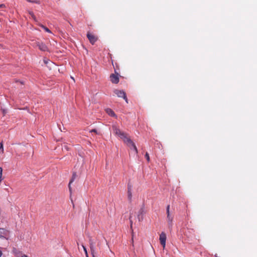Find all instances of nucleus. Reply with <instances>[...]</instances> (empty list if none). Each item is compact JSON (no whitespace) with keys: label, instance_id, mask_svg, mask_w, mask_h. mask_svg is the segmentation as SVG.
I'll return each mask as SVG.
<instances>
[{"label":"nucleus","instance_id":"f257e3e1","mask_svg":"<svg viewBox=\"0 0 257 257\" xmlns=\"http://www.w3.org/2000/svg\"><path fill=\"white\" fill-rule=\"evenodd\" d=\"M112 130L113 133L119 136L124 142L126 145L130 148V149H133L136 154H138V151L136 146L135 143L131 140V139L127 136V135L122 132H121L116 126L113 125Z\"/></svg>","mask_w":257,"mask_h":257},{"label":"nucleus","instance_id":"f03ea898","mask_svg":"<svg viewBox=\"0 0 257 257\" xmlns=\"http://www.w3.org/2000/svg\"><path fill=\"white\" fill-rule=\"evenodd\" d=\"M89 243L91 254H92L93 257H96V255L97 252L96 249L95 242L93 240L91 237H89Z\"/></svg>","mask_w":257,"mask_h":257},{"label":"nucleus","instance_id":"7ed1b4c3","mask_svg":"<svg viewBox=\"0 0 257 257\" xmlns=\"http://www.w3.org/2000/svg\"><path fill=\"white\" fill-rule=\"evenodd\" d=\"M114 93L119 97H122L125 101L128 103L127 99L126 96V94L123 90H120L118 89H115Z\"/></svg>","mask_w":257,"mask_h":257},{"label":"nucleus","instance_id":"20e7f679","mask_svg":"<svg viewBox=\"0 0 257 257\" xmlns=\"http://www.w3.org/2000/svg\"><path fill=\"white\" fill-rule=\"evenodd\" d=\"M87 37L90 43L93 45L94 43L97 41L98 38L97 36H95L94 35L88 32L87 34Z\"/></svg>","mask_w":257,"mask_h":257},{"label":"nucleus","instance_id":"39448f33","mask_svg":"<svg viewBox=\"0 0 257 257\" xmlns=\"http://www.w3.org/2000/svg\"><path fill=\"white\" fill-rule=\"evenodd\" d=\"M35 45L36 46L38 47L39 49L41 51H46L48 50L47 46L42 42H36L35 43Z\"/></svg>","mask_w":257,"mask_h":257},{"label":"nucleus","instance_id":"423d86ee","mask_svg":"<svg viewBox=\"0 0 257 257\" xmlns=\"http://www.w3.org/2000/svg\"><path fill=\"white\" fill-rule=\"evenodd\" d=\"M166 211H167V220L168 222L169 225L170 226H172V222H173V217L171 216L170 214V205H168L167 206Z\"/></svg>","mask_w":257,"mask_h":257},{"label":"nucleus","instance_id":"0eeeda50","mask_svg":"<svg viewBox=\"0 0 257 257\" xmlns=\"http://www.w3.org/2000/svg\"><path fill=\"white\" fill-rule=\"evenodd\" d=\"M160 243L163 246V248H165L166 240V235L164 232H162L160 235Z\"/></svg>","mask_w":257,"mask_h":257},{"label":"nucleus","instance_id":"6e6552de","mask_svg":"<svg viewBox=\"0 0 257 257\" xmlns=\"http://www.w3.org/2000/svg\"><path fill=\"white\" fill-rule=\"evenodd\" d=\"M110 79L112 83L117 84L119 82L118 74H111L110 76Z\"/></svg>","mask_w":257,"mask_h":257},{"label":"nucleus","instance_id":"1a4fd4ad","mask_svg":"<svg viewBox=\"0 0 257 257\" xmlns=\"http://www.w3.org/2000/svg\"><path fill=\"white\" fill-rule=\"evenodd\" d=\"M9 235V231L4 228H0V237L7 238Z\"/></svg>","mask_w":257,"mask_h":257},{"label":"nucleus","instance_id":"9d476101","mask_svg":"<svg viewBox=\"0 0 257 257\" xmlns=\"http://www.w3.org/2000/svg\"><path fill=\"white\" fill-rule=\"evenodd\" d=\"M77 176V175H76V173H73V175H72V178L69 182V191L70 192V193H71V187L70 186V184L74 181V180L75 179L76 177Z\"/></svg>","mask_w":257,"mask_h":257},{"label":"nucleus","instance_id":"9b49d317","mask_svg":"<svg viewBox=\"0 0 257 257\" xmlns=\"http://www.w3.org/2000/svg\"><path fill=\"white\" fill-rule=\"evenodd\" d=\"M106 112H107V113L108 114H109V115L111 116H115V113L114 112V111L110 108H107L106 109Z\"/></svg>","mask_w":257,"mask_h":257},{"label":"nucleus","instance_id":"f8f14e48","mask_svg":"<svg viewBox=\"0 0 257 257\" xmlns=\"http://www.w3.org/2000/svg\"><path fill=\"white\" fill-rule=\"evenodd\" d=\"M39 25L42 27L43 29H44V30L47 32H48V33H51V31L48 28H47L46 27L44 26V25H41V24H39Z\"/></svg>","mask_w":257,"mask_h":257},{"label":"nucleus","instance_id":"ddd939ff","mask_svg":"<svg viewBox=\"0 0 257 257\" xmlns=\"http://www.w3.org/2000/svg\"><path fill=\"white\" fill-rule=\"evenodd\" d=\"M143 212V209H141L140 211V214L138 215V217L139 221H141L143 220V217L141 216V215L142 214Z\"/></svg>","mask_w":257,"mask_h":257},{"label":"nucleus","instance_id":"4468645a","mask_svg":"<svg viewBox=\"0 0 257 257\" xmlns=\"http://www.w3.org/2000/svg\"><path fill=\"white\" fill-rule=\"evenodd\" d=\"M29 14L31 15V16L32 17V18L35 21V22H37V19H36V17H35V16L34 15V14L33 13V12L32 11H29Z\"/></svg>","mask_w":257,"mask_h":257},{"label":"nucleus","instance_id":"2eb2a0df","mask_svg":"<svg viewBox=\"0 0 257 257\" xmlns=\"http://www.w3.org/2000/svg\"><path fill=\"white\" fill-rule=\"evenodd\" d=\"M26 1H28V2L32 3H35V4H40V1H32V0H26Z\"/></svg>","mask_w":257,"mask_h":257},{"label":"nucleus","instance_id":"dca6fc26","mask_svg":"<svg viewBox=\"0 0 257 257\" xmlns=\"http://www.w3.org/2000/svg\"><path fill=\"white\" fill-rule=\"evenodd\" d=\"M82 247H83V248L84 249V251L85 252V254L86 256V257H88V253H87V251L86 247L84 245H82Z\"/></svg>","mask_w":257,"mask_h":257},{"label":"nucleus","instance_id":"f3484780","mask_svg":"<svg viewBox=\"0 0 257 257\" xmlns=\"http://www.w3.org/2000/svg\"><path fill=\"white\" fill-rule=\"evenodd\" d=\"M145 157L146 159H147V161L148 162H149L150 161V157H149V154L147 152L146 153Z\"/></svg>","mask_w":257,"mask_h":257},{"label":"nucleus","instance_id":"a211bd4d","mask_svg":"<svg viewBox=\"0 0 257 257\" xmlns=\"http://www.w3.org/2000/svg\"><path fill=\"white\" fill-rule=\"evenodd\" d=\"M0 150L2 151V153H4V147L3 142L0 143Z\"/></svg>","mask_w":257,"mask_h":257},{"label":"nucleus","instance_id":"6ab92c4d","mask_svg":"<svg viewBox=\"0 0 257 257\" xmlns=\"http://www.w3.org/2000/svg\"><path fill=\"white\" fill-rule=\"evenodd\" d=\"M2 175H3V168L0 167V180H2Z\"/></svg>","mask_w":257,"mask_h":257},{"label":"nucleus","instance_id":"aec40b11","mask_svg":"<svg viewBox=\"0 0 257 257\" xmlns=\"http://www.w3.org/2000/svg\"><path fill=\"white\" fill-rule=\"evenodd\" d=\"M97 247H99V249H100L101 247V242L100 241H98L97 242Z\"/></svg>","mask_w":257,"mask_h":257},{"label":"nucleus","instance_id":"412c9836","mask_svg":"<svg viewBox=\"0 0 257 257\" xmlns=\"http://www.w3.org/2000/svg\"><path fill=\"white\" fill-rule=\"evenodd\" d=\"M6 7V6L5 4H1L0 5V9L1 8H5Z\"/></svg>","mask_w":257,"mask_h":257},{"label":"nucleus","instance_id":"4be33fe9","mask_svg":"<svg viewBox=\"0 0 257 257\" xmlns=\"http://www.w3.org/2000/svg\"><path fill=\"white\" fill-rule=\"evenodd\" d=\"M90 132H94V133H97V131L95 129H93V130H91L90 131Z\"/></svg>","mask_w":257,"mask_h":257},{"label":"nucleus","instance_id":"5701e85b","mask_svg":"<svg viewBox=\"0 0 257 257\" xmlns=\"http://www.w3.org/2000/svg\"><path fill=\"white\" fill-rule=\"evenodd\" d=\"M21 257H28V256L26 254H24Z\"/></svg>","mask_w":257,"mask_h":257},{"label":"nucleus","instance_id":"b1692460","mask_svg":"<svg viewBox=\"0 0 257 257\" xmlns=\"http://www.w3.org/2000/svg\"><path fill=\"white\" fill-rule=\"evenodd\" d=\"M2 254H3V253H2V251H1V250H0V257H1V256H2Z\"/></svg>","mask_w":257,"mask_h":257},{"label":"nucleus","instance_id":"393cba45","mask_svg":"<svg viewBox=\"0 0 257 257\" xmlns=\"http://www.w3.org/2000/svg\"><path fill=\"white\" fill-rule=\"evenodd\" d=\"M64 147L66 149V150H68V148L66 146H64Z\"/></svg>","mask_w":257,"mask_h":257},{"label":"nucleus","instance_id":"a878e982","mask_svg":"<svg viewBox=\"0 0 257 257\" xmlns=\"http://www.w3.org/2000/svg\"><path fill=\"white\" fill-rule=\"evenodd\" d=\"M131 227H132V221H131Z\"/></svg>","mask_w":257,"mask_h":257},{"label":"nucleus","instance_id":"bb28decb","mask_svg":"<svg viewBox=\"0 0 257 257\" xmlns=\"http://www.w3.org/2000/svg\"><path fill=\"white\" fill-rule=\"evenodd\" d=\"M131 196H132V195H131V194H130V195H129V197H130V198H131Z\"/></svg>","mask_w":257,"mask_h":257},{"label":"nucleus","instance_id":"cd10ccee","mask_svg":"<svg viewBox=\"0 0 257 257\" xmlns=\"http://www.w3.org/2000/svg\"><path fill=\"white\" fill-rule=\"evenodd\" d=\"M2 181V180H0V184L1 183Z\"/></svg>","mask_w":257,"mask_h":257},{"label":"nucleus","instance_id":"c85d7f7f","mask_svg":"<svg viewBox=\"0 0 257 257\" xmlns=\"http://www.w3.org/2000/svg\"><path fill=\"white\" fill-rule=\"evenodd\" d=\"M215 257H218L217 255H215Z\"/></svg>","mask_w":257,"mask_h":257}]
</instances>
